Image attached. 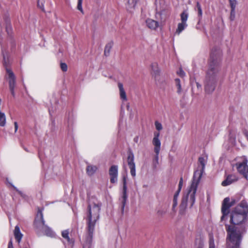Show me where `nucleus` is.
Returning a JSON list of instances; mask_svg holds the SVG:
<instances>
[{"label": "nucleus", "instance_id": "f257e3e1", "mask_svg": "<svg viewBox=\"0 0 248 248\" xmlns=\"http://www.w3.org/2000/svg\"><path fill=\"white\" fill-rule=\"evenodd\" d=\"M220 60L221 53L219 50H212L204 81V90L207 93H212L216 88L220 69Z\"/></svg>", "mask_w": 248, "mask_h": 248}, {"label": "nucleus", "instance_id": "f03ea898", "mask_svg": "<svg viewBox=\"0 0 248 248\" xmlns=\"http://www.w3.org/2000/svg\"><path fill=\"white\" fill-rule=\"evenodd\" d=\"M198 161L200 166L199 165L198 167L197 170L194 173L192 183L187 193L182 198L180 205L181 209H185L188 203L190 207H191L195 203V194L198 186L204 171L206 159L203 157H200Z\"/></svg>", "mask_w": 248, "mask_h": 248}, {"label": "nucleus", "instance_id": "7ed1b4c3", "mask_svg": "<svg viewBox=\"0 0 248 248\" xmlns=\"http://www.w3.org/2000/svg\"><path fill=\"white\" fill-rule=\"evenodd\" d=\"M101 203L94 204L92 207L89 205L87 217L86 233L84 236L83 248H91L94 231L95 225L99 218Z\"/></svg>", "mask_w": 248, "mask_h": 248}, {"label": "nucleus", "instance_id": "20e7f679", "mask_svg": "<svg viewBox=\"0 0 248 248\" xmlns=\"http://www.w3.org/2000/svg\"><path fill=\"white\" fill-rule=\"evenodd\" d=\"M227 232V248H240L243 236L247 231V228L225 224Z\"/></svg>", "mask_w": 248, "mask_h": 248}, {"label": "nucleus", "instance_id": "39448f33", "mask_svg": "<svg viewBox=\"0 0 248 248\" xmlns=\"http://www.w3.org/2000/svg\"><path fill=\"white\" fill-rule=\"evenodd\" d=\"M248 214V205L246 202H242L232 211L230 225L247 228Z\"/></svg>", "mask_w": 248, "mask_h": 248}, {"label": "nucleus", "instance_id": "423d86ee", "mask_svg": "<svg viewBox=\"0 0 248 248\" xmlns=\"http://www.w3.org/2000/svg\"><path fill=\"white\" fill-rule=\"evenodd\" d=\"M45 221L43 218L42 209H39L36 215V217L34 221V227L36 232L40 235L42 233L49 236H55V233L53 231L45 224Z\"/></svg>", "mask_w": 248, "mask_h": 248}, {"label": "nucleus", "instance_id": "0eeeda50", "mask_svg": "<svg viewBox=\"0 0 248 248\" xmlns=\"http://www.w3.org/2000/svg\"><path fill=\"white\" fill-rule=\"evenodd\" d=\"M5 69L4 78L8 82L10 91L13 97L15 96V89L16 87V76L10 66L5 62L3 63Z\"/></svg>", "mask_w": 248, "mask_h": 248}, {"label": "nucleus", "instance_id": "6e6552de", "mask_svg": "<svg viewBox=\"0 0 248 248\" xmlns=\"http://www.w3.org/2000/svg\"><path fill=\"white\" fill-rule=\"evenodd\" d=\"M181 22L178 24L177 28L176 30L175 33L179 35L184 31L187 27V24L186 21L188 17V13L185 10L180 14Z\"/></svg>", "mask_w": 248, "mask_h": 248}, {"label": "nucleus", "instance_id": "1a4fd4ad", "mask_svg": "<svg viewBox=\"0 0 248 248\" xmlns=\"http://www.w3.org/2000/svg\"><path fill=\"white\" fill-rule=\"evenodd\" d=\"M230 198L227 197L223 201L221 208L222 216L221 217L222 221L225 219L226 216L229 214L230 207L234 203V201H232L231 202H230Z\"/></svg>", "mask_w": 248, "mask_h": 248}, {"label": "nucleus", "instance_id": "9d476101", "mask_svg": "<svg viewBox=\"0 0 248 248\" xmlns=\"http://www.w3.org/2000/svg\"><path fill=\"white\" fill-rule=\"evenodd\" d=\"M123 191L122 195L121 197L120 198L119 200L121 203V208L122 212H124V207L126 201L127 200V183H126V178L125 177H124L123 179Z\"/></svg>", "mask_w": 248, "mask_h": 248}, {"label": "nucleus", "instance_id": "9b49d317", "mask_svg": "<svg viewBox=\"0 0 248 248\" xmlns=\"http://www.w3.org/2000/svg\"><path fill=\"white\" fill-rule=\"evenodd\" d=\"M237 171L248 180V166L247 160L245 159L242 162H238L236 164Z\"/></svg>", "mask_w": 248, "mask_h": 248}, {"label": "nucleus", "instance_id": "f8f14e48", "mask_svg": "<svg viewBox=\"0 0 248 248\" xmlns=\"http://www.w3.org/2000/svg\"><path fill=\"white\" fill-rule=\"evenodd\" d=\"M127 164L130 170V173L132 176L134 178L136 176V166L134 162V156L133 154L130 152L127 156Z\"/></svg>", "mask_w": 248, "mask_h": 248}, {"label": "nucleus", "instance_id": "ddd939ff", "mask_svg": "<svg viewBox=\"0 0 248 248\" xmlns=\"http://www.w3.org/2000/svg\"><path fill=\"white\" fill-rule=\"evenodd\" d=\"M111 183L114 184L118 181V167L117 165L111 166L108 171Z\"/></svg>", "mask_w": 248, "mask_h": 248}, {"label": "nucleus", "instance_id": "4468645a", "mask_svg": "<svg viewBox=\"0 0 248 248\" xmlns=\"http://www.w3.org/2000/svg\"><path fill=\"white\" fill-rule=\"evenodd\" d=\"M155 5L156 11V16L158 15L161 16L162 12L167 8L165 0H155Z\"/></svg>", "mask_w": 248, "mask_h": 248}, {"label": "nucleus", "instance_id": "2eb2a0df", "mask_svg": "<svg viewBox=\"0 0 248 248\" xmlns=\"http://www.w3.org/2000/svg\"><path fill=\"white\" fill-rule=\"evenodd\" d=\"M151 73L155 80L160 79V70L157 62H154L151 64Z\"/></svg>", "mask_w": 248, "mask_h": 248}, {"label": "nucleus", "instance_id": "dca6fc26", "mask_svg": "<svg viewBox=\"0 0 248 248\" xmlns=\"http://www.w3.org/2000/svg\"><path fill=\"white\" fill-rule=\"evenodd\" d=\"M160 135L159 132H155L154 133V137L153 139V144L155 146L154 151L155 153H157L158 152H160L161 148V141L159 139Z\"/></svg>", "mask_w": 248, "mask_h": 248}, {"label": "nucleus", "instance_id": "f3484780", "mask_svg": "<svg viewBox=\"0 0 248 248\" xmlns=\"http://www.w3.org/2000/svg\"><path fill=\"white\" fill-rule=\"evenodd\" d=\"M238 179V177L234 174L229 175L226 179L222 182L221 185L223 186H226L236 182Z\"/></svg>", "mask_w": 248, "mask_h": 248}, {"label": "nucleus", "instance_id": "a211bd4d", "mask_svg": "<svg viewBox=\"0 0 248 248\" xmlns=\"http://www.w3.org/2000/svg\"><path fill=\"white\" fill-rule=\"evenodd\" d=\"M139 0H124L125 7L128 11L132 12L134 10Z\"/></svg>", "mask_w": 248, "mask_h": 248}, {"label": "nucleus", "instance_id": "6ab92c4d", "mask_svg": "<svg viewBox=\"0 0 248 248\" xmlns=\"http://www.w3.org/2000/svg\"><path fill=\"white\" fill-rule=\"evenodd\" d=\"M145 22L147 27L152 30H156L159 26L158 22L151 18L147 19Z\"/></svg>", "mask_w": 248, "mask_h": 248}, {"label": "nucleus", "instance_id": "aec40b11", "mask_svg": "<svg viewBox=\"0 0 248 248\" xmlns=\"http://www.w3.org/2000/svg\"><path fill=\"white\" fill-rule=\"evenodd\" d=\"M118 86L119 89L120 96L121 99L124 101H126L127 97L126 95V93L123 87V84L121 82H118Z\"/></svg>", "mask_w": 248, "mask_h": 248}, {"label": "nucleus", "instance_id": "412c9836", "mask_svg": "<svg viewBox=\"0 0 248 248\" xmlns=\"http://www.w3.org/2000/svg\"><path fill=\"white\" fill-rule=\"evenodd\" d=\"M14 236L16 241L19 243L21 240L23 235L21 233L19 227L18 226H16L14 230Z\"/></svg>", "mask_w": 248, "mask_h": 248}, {"label": "nucleus", "instance_id": "4be33fe9", "mask_svg": "<svg viewBox=\"0 0 248 248\" xmlns=\"http://www.w3.org/2000/svg\"><path fill=\"white\" fill-rule=\"evenodd\" d=\"M97 167L94 165L88 164L86 167V173L89 176L93 175L97 170Z\"/></svg>", "mask_w": 248, "mask_h": 248}, {"label": "nucleus", "instance_id": "5701e85b", "mask_svg": "<svg viewBox=\"0 0 248 248\" xmlns=\"http://www.w3.org/2000/svg\"><path fill=\"white\" fill-rule=\"evenodd\" d=\"M62 235L67 240L68 244L73 245L74 241L72 239H70L69 237V231L67 230L62 231Z\"/></svg>", "mask_w": 248, "mask_h": 248}, {"label": "nucleus", "instance_id": "b1692460", "mask_svg": "<svg viewBox=\"0 0 248 248\" xmlns=\"http://www.w3.org/2000/svg\"><path fill=\"white\" fill-rule=\"evenodd\" d=\"M196 9L198 11V16L199 18V24L201 22V20L202 19V7L201 4H200L199 2H197L196 3V7L195 8V10H196Z\"/></svg>", "mask_w": 248, "mask_h": 248}, {"label": "nucleus", "instance_id": "393cba45", "mask_svg": "<svg viewBox=\"0 0 248 248\" xmlns=\"http://www.w3.org/2000/svg\"><path fill=\"white\" fill-rule=\"evenodd\" d=\"M195 248H202L203 242L202 239L201 237L197 238L195 242Z\"/></svg>", "mask_w": 248, "mask_h": 248}, {"label": "nucleus", "instance_id": "a878e982", "mask_svg": "<svg viewBox=\"0 0 248 248\" xmlns=\"http://www.w3.org/2000/svg\"><path fill=\"white\" fill-rule=\"evenodd\" d=\"M6 123V117L4 113L0 111V126H4Z\"/></svg>", "mask_w": 248, "mask_h": 248}, {"label": "nucleus", "instance_id": "bb28decb", "mask_svg": "<svg viewBox=\"0 0 248 248\" xmlns=\"http://www.w3.org/2000/svg\"><path fill=\"white\" fill-rule=\"evenodd\" d=\"M112 44L111 43H109L106 45L105 47L104 50V54L105 56H107L109 55L110 51L112 48Z\"/></svg>", "mask_w": 248, "mask_h": 248}, {"label": "nucleus", "instance_id": "cd10ccee", "mask_svg": "<svg viewBox=\"0 0 248 248\" xmlns=\"http://www.w3.org/2000/svg\"><path fill=\"white\" fill-rule=\"evenodd\" d=\"M175 82L177 89V93L178 94H180L182 91L181 85L180 84V80L179 78H176L175 79Z\"/></svg>", "mask_w": 248, "mask_h": 248}, {"label": "nucleus", "instance_id": "c85d7f7f", "mask_svg": "<svg viewBox=\"0 0 248 248\" xmlns=\"http://www.w3.org/2000/svg\"><path fill=\"white\" fill-rule=\"evenodd\" d=\"M167 212V210L166 209L161 208L157 210V214L158 216L162 217L163 216L166 214Z\"/></svg>", "mask_w": 248, "mask_h": 248}, {"label": "nucleus", "instance_id": "c756f323", "mask_svg": "<svg viewBox=\"0 0 248 248\" xmlns=\"http://www.w3.org/2000/svg\"><path fill=\"white\" fill-rule=\"evenodd\" d=\"M231 10H235V7L237 4L236 0H229Z\"/></svg>", "mask_w": 248, "mask_h": 248}, {"label": "nucleus", "instance_id": "7c9ffc66", "mask_svg": "<svg viewBox=\"0 0 248 248\" xmlns=\"http://www.w3.org/2000/svg\"><path fill=\"white\" fill-rule=\"evenodd\" d=\"M82 0H78L77 9L82 13H83V10L82 7Z\"/></svg>", "mask_w": 248, "mask_h": 248}, {"label": "nucleus", "instance_id": "2f4dec72", "mask_svg": "<svg viewBox=\"0 0 248 248\" xmlns=\"http://www.w3.org/2000/svg\"><path fill=\"white\" fill-rule=\"evenodd\" d=\"M15 189L19 194L23 198L25 199L27 197V195L23 193L22 191L19 190L16 187L14 186H12Z\"/></svg>", "mask_w": 248, "mask_h": 248}, {"label": "nucleus", "instance_id": "473e14b6", "mask_svg": "<svg viewBox=\"0 0 248 248\" xmlns=\"http://www.w3.org/2000/svg\"><path fill=\"white\" fill-rule=\"evenodd\" d=\"M155 126L156 129L159 131L161 130L162 129V125L161 123H159L157 121L155 122Z\"/></svg>", "mask_w": 248, "mask_h": 248}, {"label": "nucleus", "instance_id": "72a5a7b5", "mask_svg": "<svg viewBox=\"0 0 248 248\" xmlns=\"http://www.w3.org/2000/svg\"><path fill=\"white\" fill-rule=\"evenodd\" d=\"M61 68L62 71L63 72H65L67 70V66L65 63H61Z\"/></svg>", "mask_w": 248, "mask_h": 248}, {"label": "nucleus", "instance_id": "f704fd0d", "mask_svg": "<svg viewBox=\"0 0 248 248\" xmlns=\"http://www.w3.org/2000/svg\"><path fill=\"white\" fill-rule=\"evenodd\" d=\"M235 10H231V15H230V19L232 21L235 18Z\"/></svg>", "mask_w": 248, "mask_h": 248}, {"label": "nucleus", "instance_id": "c9c22d12", "mask_svg": "<svg viewBox=\"0 0 248 248\" xmlns=\"http://www.w3.org/2000/svg\"><path fill=\"white\" fill-rule=\"evenodd\" d=\"M209 248H215L213 238H211L209 241Z\"/></svg>", "mask_w": 248, "mask_h": 248}, {"label": "nucleus", "instance_id": "e433bc0d", "mask_svg": "<svg viewBox=\"0 0 248 248\" xmlns=\"http://www.w3.org/2000/svg\"><path fill=\"white\" fill-rule=\"evenodd\" d=\"M159 154V152H158L157 153H155V168H156V164H158Z\"/></svg>", "mask_w": 248, "mask_h": 248}, {"label": "nucleus", "instance_id": "4c0bfd02", "mask_svg": "<svg viewBox=\"0 0 248 248\" xmlns=\"http://www.w3.org/2000/svg\"><path fill=\"white\" fill-rule=\"evenodd\" d=\"M183 178L181 177L180 179V181H179V185H178V189H179V191H181V189H182V186H183Z\"/></svg>", "mask_w": 248, "mask_h": 248}, {"label": "nucleus", "instance_id": "58836bf2", "mask_svg": "<svg viewBox=\"0 0 248 248\" xmlns=\"http://www.w3.org/2000/svg\"><path fill=\"white\" fill-rule=\"evenodd\" d=\"M177 205V198H174L173 199L172 209H173Z\"/></svg>", "mask_w": 248, "mask_h": 248}, {"label": "nucleus", "instance_id": "ea45409f", "mask_svg": "<svg viewBox=\"0 0 248 248\" xmlns=\"http://www.w3.org/2000/svg\"><path fill=\"white\" fill-rule=\"evenodd\" d=\"M177 73H178V74L180 77H183L185 76V72H184V71H183L182 69H180L179 70V71L177 72Z\"/></svg>", "mask_w": 248, "mask_h": 248}, {"label": "nucleus", "instance_id": "a19ab883", "mask_svg": "<svg viewBox=\"0 0 248 248\" xmlns=\"http://www.w3.org/2000/svg\"><path fill=\"white\" fill-rule=\"evenodd\" d=\"M180 192V191H179V189H178L177 191L175 192L173 197L178 199V197L179 196Z\"/></svg>", "mask_w": 248, "mask_h": 248}, {"label": "nucleus", "instance_id": "79ce46f5", "mask_svg": "<svg viewBox=\"0 0 248 248\" xmlns=\"http://www.w3.org/2000/svg\"><path fill=\"white\" fill-rule=\"evenodd\" d=\"M8 248H14L12 241L11 240L9 241L8 243Z\"/></svg>", "mask_w": 248, "mask_h": 248}, {"label": "nucleus", "instance_id": "37998d69", "mask_svg": "<svg viewBox=\"0 0 248 248\" xmlns=\"http://www.w3.org/2000/svg\"><path fill=\"white\" fill-rule=\"evenodd\" d=\"M14 125H15V132H16V131L17 130V129H18V124H17V123L15 122L14 123Z\"/></svg>", "mask_w": 248, "mask_h": 248}, {"label": "nucleus", "instance_id": "c03bdc74", "mask_svg": "<svg viewBox=\"0 0 248 248\" xmlns=\"http://www.w3.org/2000/svg\"><path fill=\"white\" fill-rule=\"evenodd\" d=\"M196 28L197 30H201V26H200V23L199 24V21L198 22V23L196 25Z\"/></svg>", "mask_w": 248, "mask_h": 248}, {"label": "nucleus", "instance_id": "a18cd8bd", "mask_svg": "<svg viewBox=\"0 0 248 248\" xmlns=\"http://www.w3.org/2000/svg\"><path fill=\"white\" fill-rule=\"evenodd\" d=\"M6 29L7 30H8L11 31V26H9V27H7Z\"/></svg>", "mask_w": 248, "mask_h": 248}, {"label": "nucleus", "instance_id": "49530a36", "mask_svg": "<svg viewBox=\"0 0 248 248\" xmlns=\"http://www.w3.org/2000/svg\"><path fill=\"white\" fill-rule=\"evenodd\" d=\"M197 85L198 88L201 86L198 83H197Z\"/></svg>", "mask_w": 248, "mask_h": 248}, {"label": "nucleus", "instance_id": "de8ad7c7", "mask_svg": "<svg viewBox=\"0 0 248 248\" xmlns=\"http://www.w3.org/2000/svg\"><path fill=\"white\" fill-rule=\"evenodd\" d=\"M134 140L135 141H137V139H135Z\"/></svg>", "mask_w": 248, "mask_h": 248}]
</instances>
